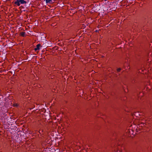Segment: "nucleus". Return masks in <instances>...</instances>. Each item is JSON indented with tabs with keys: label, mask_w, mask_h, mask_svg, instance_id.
Returning a JSON list of instances; mask_svg holds the SVG:
<instances>
[{
	"label": "nucleus",
	"mask_w": 152,
	"mask_h": 152,
	"mask_svg": "<svg viewBox=\"0 0 152 152\" xmlns=\"http://www.w3.org/2000/svg\"><path fill=\"white\" fill-rule=\"evenodd\" d=\"M37 47L34 48V50L35 51L39 50L40 49V47L41 46V45L40 44H38L37 45Z\"/></svg>",
	"instance_id": "1"
},
{
	"label": "nucleus",
	"mask_w": 152,
	"mask_h": 152,
	"mask_svg": "<svg viewBox=\"0 0 152 152\" xmlns=\"http://www.w3.org/2000/svg\"><path fill=\"white\" fill-rule=\"evenodd\" d=\"M19 3L20 4H26L27 3V2L26 1H24V0H19Z\"/></svg>",
	"instance_id": "2"
},
{
	"label": "nucleus",
	"mask_w": 152,
	"mask_h": 152,
	"mask_svg": "<svg viewBox=\"0 0 152 152\" xmlns=\"http://www.w3.org/2000/svg\"><path fill=\"white\" fill-rule=\"evenodd\" d=\"M16 1L15 2V4L17 5L18 6H19L20 5V3H19V0H16Z\"/></svg>",
	"instance_id": "3"
},
{
	"label": "nucleus",
	"mask_w": 152,
	"mask_h": 152,
	"mask_svg": "<svg viewBox=\"0 0 152 152\" xmlns=\"http://www.w3.org/2000/svg\"><path fill=\"white\" fill-rule=\"evenodd\" d=\"M20 35L23 37H25V32H22L20 33Z\"/></svg>",
	"instance_id": "4"
},
{
	"label": "nucleus",
	"mask_w": 152,
	"mask_h": 152,
	"mask_svg": "<svg viewBox=\"0 0 152 152\" xmlns=\"http://www.w3.org/2000/svg\"><path fill=\"white\" fill-rule=\"evenodd\" d=\"M46 3H50L51 1H52V0H45Z\"/></svg>",
	"instance_id": "5"
},
{
	"label": "nucleus",
	"mask_w": 152,
	"mask_h": 152,
	"mask_svg": "<svg viewBox=\"0 0 152 152\" xmlns=\"http://www.w3.org/2000/svg\"><path fill=\"white\" fill-rule=\"evenodd\" d=\"M121 70V69L120 68H118L117 69V71L118 72H119Z\"/></svg>",
	"instance_id": "6"
},
{
	"label": "nucleus",
	"mask_w": 152,
	"mask_h": 152,
	"mask_svg": "<svg viewBox=\"0 0 152 152\" xmlns=\"http://www.w3.org/2000/svg\"><path fill=\"white\" fill-rule=\"evenodd\" d=\"M114 150H115V152H116H116H117V151H116V149H115Z\"/></svg>",
	"instance_id": "7"
},
{
	"label": "nucleus",
	"mask_w": 152,
	"mask_h": 152,
	"mask_svg": "<svg viewBox=\"0 0 152 152\" xmlns=\"http://www.w3.org/2000/svg\"><path fill=\"white\" fill-rule=\"evenodd\" d=\"M119 152H121V151H120L119 150Z\"/></svg>",
	"instance_id": "8"
},
{
	"label": "nucleus",
	"mask_w": 152,
	"mask_h": 152,
	"mask_svg": "<svg viewBox=\"0 0 152 152\" xmlns=\"http://www.w3.org/2000/svg\"><path fill=\"white\" fill-rule=\"evenodd\" d=\"M115 149H117V148H115Z\"/></svg>",
	"instance_id": "9"
},
{
	"label": "nucleus",
	"mask_w": 152,
	"mask_h": 152,
	"mask_svg": "<svg viewBox=\"0 0 152 152\" xmlns=\"http://www.w3.org/2000/svg\"><path fill=\"white\" fill-rule=\"evenodd\" d=\"M0 95H1L0 94Z\"/></svg>",
	"instance_id": "10"
}]
</instances>
